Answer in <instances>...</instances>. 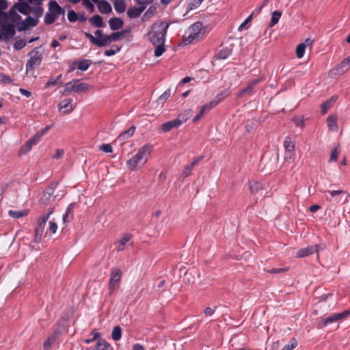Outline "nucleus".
<instances>
[{
  "label": "nucleus",
  "instance_id": "obj_38",
  "mask_svg": "<svg viewBox=\"0 0 350 350\" xmlns=\"http://www.w3.org/2000/svg\"><path fill=\"white\" fill-rule=\"evenodd\" d=\"M56 16L52 11H48L44 16V23L46 25H51L56 20Z\"/></svg>",
  "mask_w": 350,
  "mask_h": 350
},
{
  "label": "nucleus",
  "instance_id": "obj_31",
  "mask_svg": "<svg viewBox=\"0 0 350 350\" xmlns=\"http://www.w3.org/2000/svg\"><path fill=\"white\" fill-rule=\"evenodd\" d=\"M115 10L118 13H123L126 10L124 0H114L113 2Z\"/></svg>",
  "mask_w": 350,
  "mask_h": 350
},
{
  "label": "nucleus",
  "instance_id": "obj_58",
  "mask_svg": "<svg viewBox=\"0 0 350 350\" xmlns=\"http://www.w3.org/2000/svg\"><path fill=\"white\" fill-rule=\"evenodd\" d=\"M293 122L297 126L303 127L304 126V120L303 118L301 117L294 118Z\"/></svg>",
  "mask_w": 350,
  "mask_h": 350
},
{
  "label": "nucleus",
  "instance_id": "obj_50",
  "mask_svg": "<svg viewBox=\"0 0 350 350\" xmlns=\"http://www.w3.org/2000/svg\"><path fill=\"white\" fill-rule=\"evenodd\" d=\"M170 89H167L159 96L158 102L159 103H163L170 96Z\"/></svg>",
  "mask_w": 350,
  "mask_h": 350
},
{
  "label": "nucleus",
  "instance_id": "obj_54",
  "mask_svg": "<svg viewBox=\"0 0 350 350\" xmlns=\"http://www.w3.org/2000/svg\"><path fill=\"white\" fill-rule=\"evenodd\" d=\"M202 0H191L188 5L190 10L197 8L202 3Z\"/></svg>",
  "mask_w": 350,
  "mask_h": 350
},
{
  "label": "nucleus",
  "instance_id": "obj_63",
  "mask_svg": "<svg viewBox=\"0 0 350 350\" xmlns=\"http://www.w3.org/2000/svg\"><path fill=\"white\" fill-rule=\"evenodd\" d=\"M57 80L54 78H51L45 84V88H51V86H55L57 84Z\"/></svg>",
  "mask_w": 350,
  "mask_h": 350
},
{
  "label": "nucleus",
  "instance_id": "obj_26",
  "mask_svg": "<svg viewBox=\"0 0 350 350\" xmlns=\"http://www.w3.org/2000/svg\"><path fill=\"white\" fill-rule=\"evenodd\" d=\"M59 336L58 332H54L51 335H50L46 340L43 344V348L44 350H49L51 345L54 343Z\"/></svg>",
  "mask_w": 350,
  "mask_h": 350
},
{
  "label": "nucleus",
  "instance_id": "obj_25",
  "mask_svg": "<svg viewBox=\"0 0 350 350\" xmlns=\"http://www.w3.org/2000/svg\"><path fill=\"white\" fill-rule=\"evenodd\" d=\"M75 206V204H70L66 211V213L63 215V221L64 223L70 222L72 221L74 217L73 214V208Z\"/></svg>",
  "mask_w": 350,
  "mask_h": 350
},
{
  "label": "nucleus",
  "instance_id": "obj_61",
  "mask_svg": "<svg viewBox=\"0 0 350 350\" xmlns=\"http://www.w3.org/2000/svg\"><path fill=\"white\" fill-rule=\"evenodd\" d=\"M286 271H287V269H285V268H278V269L273 268V269L269 270L268 272L271 274H275V273H284Z\"/></svg>",
  "mask_w": 350,
  "mask_h": 350
},
{
  "label": "nucleus",
  "instance_id": "obj_29",
  "mask_svg": "<svg viewBox=\"0 0 350 350\" xmlns=\"http://www.w3.org/2000/svg\"><path fill=\"white\" fill-rule=\"evenodd\" d=\"M131 239V235L130 234H126L124 237L116 243L117 250L122 251L124 249L125 245L129 243Z\"/></svg>",
  "mask_w": 350,
  "mask_h": 350
},
{
  "label": "nucleus",
  "instance_id": "obj_46",
  "mask_svg": "<svg viewBox=\"0 0 350 350\" xmlns=\"http://www.w3.org/2000/svg\"><path fill=\"white\" fill-rule=\"evenodd\" d=\"M82 5L89 12L93 13L94 12V5L90 0H82Z\"/></svg>",
  "mask_w": 350,
  "mask_h": 350
},
{
  "label": "nucleus",
  "instance_id": "obj_30",
  "mask_svg": "<svg viewBox=\"0 0 350 350\" xmlns=\"http://www.w3.org/2000/svg\"><path fill=\"white\" fill-rule=\"evenodd\" d=\"M29 13L32 14L35 18H39L42 16L44 12V9L40 5L31 6L29 5Z\"/></svg>",
  "mask_w": 350,
  "mask_h": 350
},
{
  "label": "nucleus",
  "instance_id": "obj_15",
  "mask_svg": "<svg viewBox=\"0 0 350 350\" xmlns=\"http://www.w3.org/2000/svg\"><path fill=\"white\" fill-rule=\"evenodd\" d=\"M49 11H52L54 14L55 15L56 18H57L59 16H64L65 14V10L64 8H62L57 1H51L49 3Z\"/></svg>",
  "mask_w": 350,
  "mask_h": 350
},
{
  "label": "nucleus",
  "instance_id": "obj_52",
  "mask_svg": "<svg viewBox=\"0 0 350 350\" xmlns=\"http://www.w3.org/2000/svg\"><path fill=\"white\" fill-rule=\"evenodd\" d=\"M26 45V42L25 40L21 39L15 42L14 44V49L15 50H21L24 48Z\"/></svg>",
  "mask_w": 350,
  "mask_h": 350
},
{
  "label": "nucleus",
  "instance_id": "obj_39",
  "mask_svg": "<svg viewBox=\"0 0 350 350\" xmlns=\"http://www.w3.org/2000/svg\"><path fill=\"white\" fill-rule=\"evenodd\" d=\"M230 55H231V51L228 48H225V49H221L217 53V58L219 59H226Z\"/></svg>",
  "mask_w": 350,
  "mask_h": 350
},
{
  "label": "nucleus",
  "instance_id": "obj_10",
  "mask_svg": "<svg viewBox=\"0 0 350 350\" xmlns=\"http://www.w3.org/2000/svg\"><path fill=\"white\" fill-rule=\"evenodd\" d=\"M349 314H350V311L348 310H345L342 312L332 314L330 316L323 319L321 320V324L323 326H326L328 324H331V323H333L338 321L344 319L345 318L348 317Z\"/></svg>",
  "mask_w": 350,
  "mask_h": 350
},
{
  "label": "nucleus",
  "instance_id": "obj_16",
  "mask_svg": "<svg viewBox=\"0 0 350 350\" xmlns=\"http://www.w3.org/2000/svg\"><path fill=\"white\" fill-rule=\"evenodd\" d=\"M224 94H218L217 96V100H211L209 103L203 105L200 111L201 112V115H204L205 113H208L211 109L216 107L221 100Z\"/></svg>",
  "mask_w": 350,
  "mask_h": 350
},
{
  "label": "nucleus",
  "instance_id": "obj_13",
  "mask_svg": "<svg viewBox=\"0 0 350 350\" xmlns=\"http://www.w3.org/2000/svg\"><path fill=\"white\" fill-rule=\"evenodd\" d=\"M72 98H67L62 100L59 104H58V109L59 111L63 114V115H67L69 114L74 109V107L72 105Z\"/></svg>",
  "mask_w": 350,
  "mask_h": 350
},
{
  "label": "nucleus",
  "instance_id": "obj_56",
  "mask_svg": "<svg viewBox=\"0 0 350 350\" xmlns=\"http://www.w3.org/2000/svg\"><path fill=\"white\" fill-rule=\"evenodd\" d=\"M338 154L339 150H338L337 147L332 149L329 158V162L336 161L338 159Z\"/></svg>",
  "mask_w": 350,
  "mask_h": 350
},
{
  "label": "nucleus",
  "instance_id": "obj_6",
  "mask_svg": "<svg viewBox=\"0 0 350 350\" xmlns=\"http://www.w3.org/2000/svg\"><path fill=\"white\" fill-rule=\"evenodd\" d=\"M15 25L3 17L0 18V33L5 39L12 38L15 33Z\"/></svg>",
  "mask_w": 350,
  "mask_h": 350
},
{
  "label": "nucleus",
  "instance_id": "obj_42",
  "mask_svg": "<svg viewBox=\"0 0 350 350\" xmlns=\"http://www.w3.org/2000/svg\"><path fill=\"white\" fill-rule=\"evenodd\" d=\"M135 130V127L133 126L127 131L122 132L121 134H120L119 137L122 138V139L129 138V137L133 136V135L134 134Z\"/></svg>",
  "mask_w": 350,
  "mask_h": 350
},
{
  "label": "nucleus",
  "instance_id": "obj_53",
  "mask_svg": "<svg viewBox=\"0 0 350 350\" xmlns=\"http://www.w3.org/2000/svg\"><path fill=\"white\" fill-rule=\"evenodd\" d=\"M54 197L50 196V193H43L40 201L44 204H48L51 200H53Z\"/></svg>",
  "mask_w": 350,
  "mask_h": 350
},
{
  "label": "nucleus",
  "instance_id": "obj_47",
  "mask_svg": "<svg viewBox=\"0 0 350 350\" xmlns=\"http://www.w3.org/2000/svg\"><path fill=\"white\" fill-rule=\"evenodd\" d=\"M57 229V224L53 221H50L49 223V228L46 231V234L50 232L51 234H55Z\"/></svg>",
  "mask_w": 350,
  "mask_h": 350
},
{
  "label": "nucleus",
  "instance_id": "obj_60",
  "mask_svg": "<svg viewBox=\"0 0 350 350\" xmlns=\"http://www.w3.org/2000/svg\"><path fill=\"white\" fill-rule=\"evenodd\" d=\"M100 150L103 151L104 152L108 153L112 152V148L109 144H103L100 146Z\"/></svg>",
  "mask_w": 350,
  "mask_h": 350
},
{
  "label": "nucleus",
  "instance_id": "obj_37",
  "mask_svg": "<svg viewBox=\"0 0 350 350\" xmlns=\"http://www.w3.org/2000/svg\"><path fill=\"white\" fill-rule=\"evenodd\" d=\"M282 15V12L280 11H274L272 12L271 14V19L269 23V26L273 27V25H276Z\"/></svg>",
  "mask_w": 350,
  "mask_h": 350
},
{
  "label": "nucleus",
  "instance_id": "obj_64",
  "mask_svg": "<svg viewBox=\"0 0 350 350\" xmlns=\"http://www.w3.org/2000/svg\"><path fill=\"white\" fill-rule=\"evenodd\" d=\"M252 18V15L249 16L246 20L240 25V26L238 28L239 31H242L246 26V25L251 21Z\"/></svg>",
  "mask_w": 350,
  "mask_h": 350
},
{
  "label": "nucleus",
  "instance_id": "obj_12",
  "mask_svg": "<svg viewBox=\"0 0 350 350\" xmlns=\"http://www.w3.org/2000/svg\"><path fill=\"white\" fill-rule=\"evenodd\" d=\"M39 20L38 18L28 16L25 21H22L17 24V30L18 31H25L29 27L36 26Z\"/></svg>",
  "mask_w": 350,
  "mask_h": 350
},
{
  "label": "nucleus",
  "instance_id": "obj_19",
  "mask_svg": "<svg viewBox=\"0 0 350 350\" xmlns=\"http://www.w3.org/2000/svg\"><path fill=\"white\" fill-rule=\"evenodd\" d=\"M284 146L287 152V154L285 156V159H291L292 154L295 150V145L289 137H286L284 142Z\"/></svg>",
  "mask_w": 350,
  "mask_h": 350
},
{
  "label": "nucleus",
  "instance_id": "obj_4",
  "mask_svg": "<svg viewBox=\"0 0 350 350\" xmlns=\"http://www.w3.org/2000/svg\"><path fill=\"white\" fill-rule=\"evenodd\" d=\"M90 86L88 83H81L78 79H73L65 84L64 91L62 92L63 95H67L74 92L80 93L90 89Z\"/></svg>",
  "mask_w": 350,
  "mask_h": 350
},
{
  "label": "nucleus",
  "instance_id": "obj_1",
  "mask_svg": "<svg viewBox=\"0 0 350 350\" xmlns=\"http://www.w3.org/2000/svg\"><path fill=\"white\" fill-rule=\"evenodd\" d=\"M152 150V147L149 144H145L141 147L137 153L127 161L128 168L134 170L137 167L143 165L148 161Z\"/></svg>",
  "mask_w": 350,
  "mask_h": 350
},
{
  "label": "nucleus",
  "instance_id": "obj_28",
  "mask_svg": "<svg viewBox=\"0 0 350 350\" xmlns=\"http://www.w3.org/2000/svg\"><path fill=\"white\" fill-rule=\"evenodd\" d=\"M90 23L95 27H103L105 23L103 22V18L100 15H94L89 19Z\"/></svg>",
  "mask_w": 350,
  "mask_h": 350
},
{
  "label": "nucleus",
  "instance_id": "obj_17",
  "mask_svg": "<svg viewBox=\"0 0 350 350\" xmlns=\"http://www.w3.org/2000/svg\"><path fill=\"white\" fill-rule=\"evenodd\" d=\"M145 10L144 5H138L130 8L127 10V16L130 18H136Z\"/></svg>",
  "mask_w": 350,
  "mask_h": 350
},
{
  "label": "nucleus",
  "instance_id": "obj_14",
  "mask_svg": "<svg viewBox=\"0 0 350 350\" xmlns=\"http://www.w3.org/2000/svg\"><path fill=\"white\" fill-rule=\"evenodd\" d=\"M3 18H6L8 21L14 24L16 29L17 24L22 21L21 16L16 12L13 8H11L7 13L5 12Z\"/></svg>",
  "mask_w": 350,
  "mask_h": 350
},
{
  "label": "nucleus",
  "instance_id": "obj_49",
  "mask_svg": "<svg viewBox=\"0 0 350 350\" xmlns=\"http://www.w3.org/2000/svg\"><path fill=\"white\" fill-rule=\"evenodd\" d=\"M120 51V47L118 46H113V49L105 50L104 52L105 55L106 56H112Z\"/></svg>",
  "mask_w": 350,
  "mask_h": 350
},
{
  "label": "nucleus",
  "instance_id": "obj_48",
  "mask_svg": "<svg viewBox=\"0 0 350 350\" xmlns=\"http://www.w3.org/2000/svg\"><path fill=\"white\" fill-rule=\"evenodd\" d=\"M124 31H118V32H113L109 36L111 42L112 41H118L120 40L122 36L124 35Z\"/></svg>",
  "mask_w": 350,
  "mask_h": 350
},
{
  "label": "nucleus",
  "instance_id": "obj_11",
  "mask_svg": "<svg viewBox=\"0 0 350 350\" xmlns=\"http://www.w3.org/2000/svg\"><path fill=\"white\" fill-rule=\"evenodd\" d=\"M320 249H323L321 245H310L304 248H301L296 253L297 258H304L318 252Z\"/></svg>",
  "mask_w": 350,
  "mask_h": 350
},
{
  "label": "nucleus",
  "instance_id": "obj_57",
  "mask_svg": "<svg viewBox=\"0 0 350 350\" xmlns=\"http://www.w3.org/2000/svg\"><path fill=\"white\" fill-rule=\"evenodd\" d=\"M156 12V8L154 6H150L145 12L144 18H150Z\"/></svg>",
  "mask_w": 350,
  "mask_h": 350
},
{
  "label": "nucleus",
  "instance_id": "obj_27",
  "mask_svg": "<svg viewBox=\"0 0 350 350\" xmlns=\"http://www.w3.org/2000/svg\"><path fill=\"white\" fill-rule=\"evenodd\" d=\"M44 134V131H40L38 132L36 135H33V137L29 139L27 142V146H28L27 150H29L32 146L37 144L40 139V137Z\"/></svg>",
  "mask_w": 350,
  "mask_h": 350
},
{
  "label": "nucleus",
  "instance_id": "obj_34",
  "mask_svg": "<svg viewBox=\"0 0 350 350\" xmlns=\"http://www.w3.org/2000/svg\"><path fill=\"white\" fill-rule=\"evenodd\" d=\"M249 185L250 190L252 193H257L262 189V184L255 180L250 181Z\"/></svg>",
  "mask_w": 350,
  "mask_h": 350
},
{
  "label": "nucleus",
  "instance_id": "obj_18",
  "mask_svg": "<svg viewBox=\"0 0 350 350\" xmlns=\"http://www.w3.org/2000/svg\"><path fill=\"white\" fill-rule=\"evenodd\" d=\"M350 68L349 62H347V59H345L341 63L337 65L332 70V72H334L336 75H342Z\"/></svg>",
  "mask_w": 350,
  "mask_h": 350
},
{
  "label": "nucleus",
  "instance_id": "obj_20",
  "mask_svg": "<svg viewBox=\"0 0 350 350\" xmlns=\"http://www.w3.org/2000/svg\"><path fill=\"white\" fill-rule=\"evenodd\" d=\"M181 125V122L176 118L175 120H170L163 123L161 125V129L163 132H168L173 128H178Z\"/></svg>",
  "mask_w": 350,
  "mask_h": 350
},
{
  "label": "nucleus",
  "instance_id": "obj_55",
  "mask_svg": "<svg viewBox=\"0 0 350 350\" xmlns=\"http://www.w3.org/2000/svg\"><path fill=\"white\" fill-rule=\"evenodd\" d=\"M8 8V2L6 0H0V18L3 16L5 12H3Z\"/></svg>",
  "mask_w": 350,
  "mask_h": 350
},
{
  "label": "nucleus",
  "instance_id": "obj_33",
  "mask_svg": "<svg viewBox=\"0 0 350 350\" xmlns=\"http://www.w3.org/2000/svg\"><path fill=\"white\" fill-rule=\"evenodd\" d=\"M192 113L193 112L191 109L185 110L178 116L177 120H179L181 122V124H183L192 116Z\"/></svg>",
  "mask_w": 350,
  "mask_h": 350
},
{
  "label": "nucleus",
  "instance_id": "obj_21",
  "mask_svg": "<svg viewBox=\"0 0 350 350\" xmlns=\"http://www.w3.org/2000/svg\"><path fill=\"white\" fill-rule=\"evenodd\" d=\"M263 80L262 78H256L253 79L247 86L244 88L239 94V96H241L243 94H254V87L257 85L258 83Z\"/></svg>",
  "mask_w": 350,
  "mask_h": 350
},
{
  "label": "nucleus",
  "instance_id": "obj_5",
  "mask_svg": "<svg viewBox=\"0 0 350 350\" xmlns=\"http://www.w3.org/2000/svg\"><path fill=\"white\" fill-rule=\"evenodd\" d=\"M29 55L30 57L26 64L27 73L39 66L42 59V55L37 49L32 50Z\"/></svg>",
  "mask_w": 350,
  "mask_h": 350
},
{
  "label": "nucleus",
  "instance_id": "obj_41",
  "mask_svg": "<svg viewBox=\"0 0 350 350\" xmlns=\"http://www.w3.org/2000/svg\"><path fill=\"white\" fill-rule=\"evenodd\" d=\"M154 55L156 57L161 56L165 51L164 43L155 44Z\"/></svg>",
  "mask_w": 350,
  "mask_h": 350
},
{
  "label": "nucleus",
  "instance_id": "obj_24",
  "mask_svg": "<svg viewBox=\"0 0 350 350\" xmlns=\"http://www.w3.org/2000/svg\"><path fill=\"white\" fill-rule=\"evenodd\" d=\"M202 157H196L193 159V161L187 165L185 166L184 170L183 171L182 175L184 177H187L191 174V172L192 170L193 169L194 166L197 165L200 161L201 160Z\"/></svg>",
  "mask_w": 350,
  "mask_h": 350
},
{
  "label": "nucleus",
  "instance_id": "obj_9",
  "mask_svg": "<svg viewBox=\"0 0 350 350\" xmlns=\"http://www.w3.org/2000/svg\"><path fill=\"white\" fill-rule=\"evenodd\" d=\"M122 275V273L120 269L112 268L111 269L110 279L109 282V291L110 293H113L116 285L120 282Z\"/></svg>",
  "mask_w": 350,
  "mask_h": 350
},
{
  "label": "nucleus",
  "instance_id": "obj_35",
  "mask_svg": "<svg viewBox=\"0 0 350 350\" xmlns=\"http://www.w3.org/2000/svg\"><path fill=\"white\" fill-rule=\"evenodd\" d=\"M28 214L27 210H21V211H14L10 210L8 211V215L14 219H18L20 217L26 216Z\"/></svg>",
  "mask_w": 350,
  "mask_h": 350
},
{
  "label": "nucleus",
  "instance_id": "obj_51",
  "mask_svg": "<svg viewBox=\"0 0 350 350\" xmlns=\"http://www.w3.org/2000/svg\"><path fill=\"white\" fill-rule=\"evenodd\" d=\"M68 19L70 22L74 23L78 20V14L74 10H69L68 12Z\"/></svg>",
  "mask_w": 350,
  "mask_h": 350
},
{
  "label": "nucleus",
  "instance_id": "obj_62",
  "mask_svg": "<svg viewBox=\"0 0 350 350\" xmlns=\"http://www.w3.org/2000/svg\"><path fill=\"white\" fill-rule=\"evenodd\" d=\"M64 154V150L63 149H56L55 154L53 156V159H59L61 158Z\"/></svg>",
  "mask_w": 350,
  "mask_h": 350
},
{
  "label": "nucleus",
  "instance_id": "obj_36",
  "mask_svg": "<svg viewBox=\"0 0 350 350\" xmlns=\"http://www.w3.org/2000/svg\"><path fill=\"white\" fill-rule=\"evenodd\" d=\"M327 124L329 129L332 131L336 130L337 118L334 116H329L327 119Z\"/></svg>",
  "mask_w": 350,
  "mask_h": 350
},
{
  "label": "nucleus",
  "instance_id": "obj_44",
  "mask_svg": "<svg viewBox=\"0 0 350 350\" xmlns=\"http://www.w3.org/2000/svg\"><path fill=\"white\" fill-rule=\"evenodd\" d=\"M29 5L27 3H21L18 7V11L23 14L29 13Z\"/></svg>",
  "mask_w": 350,
  "mask_h": 350
},
{
  "label": "nucleus",
  "instance_id": "obj_59",
  "mask_svg": "<svg viewBox=\"0 0 350 350\" xmlns=\"http://www.w3.org/2000/svg\"><path fill=\"white\" fill-rule=\"evenodd\" d=\"M331 106L332 105L329 104V102L327 101H325V103H322L321 105L322 113H326L327 110L331 107Z\"/></svg>",
  "mask_w": 350,
  "mask_h": 350
},
{
  "label": "nucleus",
  "instance_id": "obj_23",
  "mask_svg": "<svg viewBox=\"0 0 350 350\" xmlns=\"http://www.w3.org/2000/svg\"><path fill=\"white\" fill-rule=\"evenodd\" d=\"M109 25L111 29L115 31L121 29L124 25V23L121 18L114 17L109 19Z\"/></svg>",
  "mask_w": 350,
  "mask_h": 350
},
{
  "label": "nucleus",
  "instance_id": "obj_2",
  "mask_svg": "<svg viewBox=\"0 0 350 350\" xmlns=\"http://www.w3.org/2000/svg\"><path fill=\"white\" fill-rule=\"evenodd\" d=\"M169 24L165 22L154 23L151 27V31L148 32V38L153 44L165 43Z\"/></svg>",
  "mask_w": 350,
  "mask_h": 350
},
{
  "label": "nucleus",
  "instance_id": "obj_32",
  "mask_svg": "<svg viewBox=\"0 0 350 350\" xmlns=\"http://www.w3.org/2000/svg\"><path fill=\"white\" fill-rule=\"evenodd\" d=\"M95 348L96 350H113L110 344L103 339H99L97 341Z\"/></svg>",
  "mask_w": 350,
  "mask_h": 350
},
{
  "label": "nucleus",
  "instance_id": "obj_8",
  "mask_svg": "<svg viewBox=\"0 0 350 350\" xmlns=\"http://www.w3.org/2000/svg\"><path fill=\"white\" fill-rule=\"evenodd\" d=\"M84 35L85 38L89 39L91 43L97 46L98 47H104L111 43L109 36L107 34L103 35V36H102L100 38H95L88 32H85Z\"/></svg>",
  "mask_w": 350,
  "mask_h": 350
},
{
  "label": "nucleus",
  "instance_id": "obj_40",
  "mask_svg": "<svg viewBox=\"0 0 350 350\" xmlns=\"http://www.w3.org/2000/svg\"><path fill=\"white\" fill-rule=\"evenodd\" d=\"M122 336V329L120 326H116L113 327L111 338L113 340L118 341L121 338Z\"/></svg>",
  "mask_w": 350,
  "mask_h": 350
},
{
  "label": "nucleus",
  "instance_id": "obj_3",
  "mask_svg": "<svg viewBox=\"0 0 350 350\" xmlns=\"http://www.w3.org/2000/svg\"><path fill=\"white\" fill-rule=\"evenodd\" d=\"M202 24L200 22L191 25L183 36V43L185 44H189L198 40L202 35Z\"/></svg>",
  "mask_w": 350,
  "mask_h": 350
},
{
  "label": "nucleus",
  "instance_id": "obj_22",
  "mask_svg": "<svg viewBox=\"0 0 350 350\" xmlns=\"http://www.w3.org/2000/svg\"><path fill=\"white\" fill-rule=\"evenodd\" d=\"M97 5L99 12L103 14H109L112 11L110 3L106 0H100Z\"/></svg>",
  "mask_w": 350,
  "mask_h": 350
},
{
  "label": "nucleus",
  "instance_id": "obj_45",
  "mask_svg": "<svg viewBox=\"0 0 350 350\" xmlns=\"http://www.w3.org/2000/svg\"><path fill=\"white\" fill-rule=\"evenodd\" d=\"M306 47L304 44H299L296 48V55L298 58L303 57L305 53Z\"/></svg>",
  "mask_w": 350,
  "mask_h": 350
},
{
  "label": "nucleus",
  "instance_id": "obj_43",
  "mask_svg": "<svg viewBox=\"0 0 350 350\" xmlns=\"http://www.w3.org/2000/svg\"><path fill=\"white\" fill-rule=\"evenodd\" d=\"M91 64V61L90 59H83L79 62L78 69L85 71L87 70Z\"/></svg>",
  "mask_w": 350,
  "mask_h": 350
},
{
  "label": "nucleus",
  "instance_id": "obj_7",
  "mask_svg": "<svg viewBox=\"0 0 350 350\" xmlns=\"http://www.w3.org/2000/svg\"><path fill=\"white\" fill-rule=\"evenodd\" d=\"M53 210L51 209L46 215L41 216L38 220L37 227L35 230V241L40 242L44 235V227L49 216L53 213Z\"/></svg>",
  "mask_w": 350,
  "mask_h": 350
}]
</instances>
